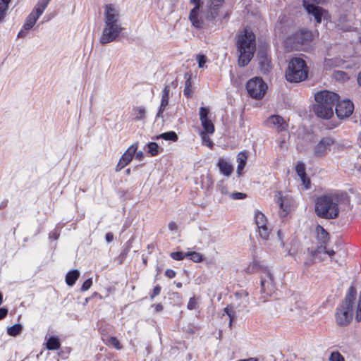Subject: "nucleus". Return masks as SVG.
<instances>
[{"label": "nucleus", "mask_w": 361, "mask_h": 361, "mask_svg": "<svg viewBox=\"0 0 361 361\" xmlns=\"http://www.w3.org/2000/svg\"><path fill=\"white\" fill-rule=\"evenodd\" d=\"M224 3V0H207L204 6L202 0H190L193 5L188 16L192 25L197 30L211 28Z\"/></svg>", "instance_id": "obj_1"}, {"label": "nucleus", "mask_w": 361, "mask_h": 361, "mask_svg": "<svg viewBox=\"0 0 361 361\" xmlns=\"http://www.w3.org/2000/svg\"><path fill=\"white\" fill-rule=\"evenodd\" d=\"M238 65L245 67L249 64L256 51L255 35L250 27H245L236 36Z\"/></svg>", "instance_id": "obj_2"}, {"label": "nucleus", "mask_w": 361, "mask_h": 361, "mask_svg": "<svg viewBox=\"0 0 361 361\" xmlns=\"http://www.w3.org/2000/svg\"><path fill=\"white\" fill-rule=\"evenodd\" d=\"M119 11L114 4L104 6L105 26L100 37L101 44H104L114 41L123 30L119 23Z\"/></svg>", "instance_id": "obj_3"}, {"label": "nucleus", "mask_w": 361, "mask_h": 361, "mask_svg": "<svg viewBox=\"0 0 361 361\" xmlns=\"http://www.w3.org/2000/svg\"><path fill=\"white\" fill-rule=\"evenodd\" d=\"M338 94L328 91L321 90L314 94L316 104L314 106L315 114L320 118L329 119L334 115V106L338 101Z\"/></svg>", "instance_id": "obj_4"}, {"label": "nucleus", "mask_w": 361, "mask_h": 361, "mask_svg": "<svg viewBox=\"0 0 361 361\" xmlns=\"http://www.w3.org/2000/svg\"><path fill=\"white\" fill-rule=\"evenodd\" d=\"M317 215L325 219H334L338 216V198L335 194L327 193L317 197L315 201Z\"/></svg>", "instance_id": "obj_5"}, {"label": "nucleus", "mask_w": 361, "mask_h": 361, "mask_svg": "<svg viewBox=\"0 0 361 361\" xmlns=\"http://www.w3.org/2000/svg\"><path fill=\"white\" fill-rule=\"evenodd\" d=\"M355 298L356 291L353 287H350L344 300L336 310V322L339 326H346L352 322Z\"/></svg>", "instance_id": "obj_6"}, {"label": "nucleus", "mask_w": 361, "mask_h": 361, "mask_svg": "<svg viewBox=\"0 0 361 361\" xmlns=\"http://www.w3.org/2000/svg\"><path fill=\"white\" fill-rule=\"evenodd\" d=\"M308 67L301 58H293L290 60L285 73L286 79L290 82L304 81L308 76Z\"/></svg>", "instance_id": "obj_7"}, {"label": "nucleus", "mask_w": 361, "mask_h": 361, "mask_svg": "<svg viewBox=\"0 0 361 361\" xmlns=\"http://www.w3.org/2000/svg\"><path fill=\"white\" fill-rule=\"evenodd\" d=\"M274 201L279 207V215L281 218L286 217L295 208L294 199L281 191H276Z\"/></svg>", "instance_id": "obj_8"}, {"label": "nucleus", "mask_w": 361, "mask_h": 361, "mask_svg": "<svg viewBox=\"0 0 361 361\" xmlns=\"http://www.w3.org/2000/svg\"><path fill=\"white\" fill-rule=\"evenodd\" d=\"M245 87L250 97L255 99H261L267 92V85L262 78L254 77L247 82Z\"/></svg>", "instance_id": "obj_9"}, {"label": "nucleus", "mask_w": 361, "mask_h": 361, "mask_svg": "<svg viewBox=\"0 0 361 361\" xmlns=\"http://www.w3.org/2000/svg\"><path fill=\"white\" fill-rule=\"evenodd\" d=\"M50 0H39L32 11L27 17L23 25L25 30H29L35 25L39 16L47 7Z\"/></svg>", "instance_id": "obj_10"}, {"label": "nucleus", "mask_w": 361, "mask_h": 361, "mask_svg": "<svg viewBox=\"0 0 361 361\" xmlns=\"http://www.w3.org/2000/svg\"><path fill=\"white\" fill-rule=\"evenodd\" d=\"M261 291L267 295H271L276 290L274 277L267 268L262 269Z\"/></svg>", "instance_id": "obj_11"}, {"label": "nucleus", "mask_w": 361, "mask_h": 361, "mask_svg": "<svg viewBox=\"0 0 361 361\" xmlns=\"http://www.w3.org/2000/svg\"><path fill=\"white\" fill-rule=\"evenodd\" d=\"M334 140L331 137H322L313 147L314 156L317 158L324 157L331 150Z\"/></svg>", "instance_id": "obj_12"}, {"label": "nucleus", "mask_w": 361, "mask_h": 361, "mask_svg": "<svg viewBox=\"0 0 361 361\" xmlns=\"http://www.w3.org/2000/svg\"><path fill=\"white\" fill-rule=\"evenodd\" d=\"M255 221L258 228L259 236L264 240H267L271 230L267 226V219L265 215L261 212H255Z\"/></svg>", "instance_id": "obj_13"}, {"label": "nucleus", "mask_w": 361, "mask_h": 361, "mask_svg": "<svg viewBox=\"0 0 361 361\" xmlns=\"http://www.w3.org/2000/svg\"><path fill=\"white\" fill-rule=\"evenodd\" d=\"M137 148L138 142H135L127 149V150L122 154L118 163L116 166V171H120L131 162Z\"/></svg>", "instance_id": "obj_14"}, {"label": "nucleus", "mask_w": 361, "mask_h": 361, "mask_svg": "<svg viewBox=\"0 0 361 361\" xmlns=\"http://www.w3.org/2000/svg\"><path fill=\"white\" fill-rule=\"evenodd\" d=\"M335 111L339 118H348L354 111V104L350 99H344L337 103Z\"/></svg>", "instance_id": "obj_15"}, {"label": "nucleus", "mask_w": 361, "mask_h": 361, "mask_svg": "<svg viewBox=\"0 0 361 361\" xmlns=\"http://www.w3.org/2000/svg\"><path fill=\"white\" fill-rule=\"evenodd\" d=\"M200 120L202 126L204 130L205 133L212 134L214 132V125L212 121L208 118L209 114V109L207 107L200 108Z\"/></svg>", "instance_id": "obj_16"}, {"label": "nucleus", "mask_w": 361, "mask_h": 361, "mask_svg": "<svg viewBox=\"0 0 361 361\" xmlns=\"http://www.w3.org/2000/svg\"><path fill=\"white\" fill-rule=\"evenodd\" d=\"M290 39L295 45L307 44L312 40V33L310 30L302 29L295 32Z\"/></svg>", "instance_id": "obj_17"}, {"label": "nucleus", "mask_w": 361, "mask_h": 361, "mask_svg": "<svg viewBox=\"0 0 361 361\" xmlns=\"http://www.w3.org/2000/svg\"><path fill=\"white\" fill-rule=\"evenodd\" d=\"M303 6L308 13L313 15L317 23H321L322 16L326 11L320 6L307 3L306 0H303Z\"/></svg>", "instance_id": "obj_18"}, {"label": "nucleus", "mask_w": 361, "mask_h": 361, "mask_svg": "<svg viewBox=\"0 0 361 361\" xmlns=\"http://www.w3.org/2000/svg\"><path fill=\"white\" fill-rule=\"evenodd\" d=\"M267 123L270 125L277 127L279 132L287 130L288 124L286 123L283 117L279 115L270 116L267 119Z\"/></svg>", "instance_id": "obj_19"}, {"label": "nucleus", "mask_w": 361, "mask_h": 361, "mask_svg": "<svg viewBox=\"0 0 361 361\" xmlns=\"http://www.w3.org/2000/svg\"><path fill=\"white\" fill-rule=\"evenodd\" d=\"M295 171L298 176H300L303 185L306 189L310 187V179L307 176L306 168L304 163L298 161L295 166Z\"/></svg>", "instance_id": "obj_20"}, {"label": "nucleus", "mask_w": 361, "mask_h": 361, "mask_svg": "<svg viewBox=\"0 0 361 361\" xmlns=\"http://www.w3.org/2000/svg\"><path fill=\"white\" fill-rule=\"evenodd\" d=\"M259 64L262 71L264 73L269 72L271 69V57L267 52H260L259 54Z\"/></svg>", "instance_id": "obj_21"}, {"label": "nucleus", "mask_w": 361, "mask_h": 361, "mask_svg": "<svg viewBox=\"0 0 361 361\" xmlns=\"http://www.w3.org/2000/svg\"><path fill=\"white\" fill-rule=\"evenodd\" d=\"M169 93H170L169 86L165 85V87H164V89L162 90L160 106H159L158 113L157 114V117L162 116V114L164 113L166 106H168L169 99Z\"/></svg>", "instance_id": "obj_22"}, {"label": "nucleus", "mask_w": 361, "mask_h": 361, "mask_svg": "<svg viewBox=\"0 0 361 361\" xmlns=\"http://www.w3.org/2000/svg\"><path fill=\"white\" fill-rule=\"evenodd\" d=\"M217 166L221 173H222L225 176H229L233 173V166L227 160L223 158H220L219 159Z\"/></svg>", "instance_id": "obj_23"}, {"label": "nucleus", "mask_w": 361, "mask_h": 361, "mask_svg": "<svg viewBox=\"0 0 361 361\" xmlns=\"http://www.w3.org/2000/svg\"><path fill=\"white\" fill-rule=\"evenodd\" d=\"M247 157L248 152L247 151H242L239 152L237 155V173L239 176H241L243 175L242 171L246 165Z\"/></svg>", "instance_id": "obj_24"}, {"label": "nucleus", "mask_w": 361, "mask_h": 361, "mask_svg": "<svg viewBox=\"0 0 361 361\" xmlns=\"http://www.w3.org/2000/svg\"><path fill=\"white\" fill-rule=\"evenodd\" d=\"M316 232L317 233V239L322 245H326L329 241V233L320 225L316 227Z\"/></svg>", "instance_id": "obj_25"}, {"label": "nucleus", "mask_w": 361, "mask_h": 361, "mask_svg": "<svg viewBox=\"0 0 361 361\" xmlns=\"http://www.w3.org/2000/svg\"><path fill=\"white\" fill-rule=\"evenodd\" d=\"M80 276L78 270L73 269L68 271L66 275V283L69 286H73Z\"/></svg>", "instance_id": "obj_26"}, {"label": "nucleus", "mask_w": 361, "mask_h": 361, "mask_svg": "<svg viewBox=\"0 0 361 361\" xmlns=\"http://www.w3.org/2000/svg\"><path fill=\"white\" fill-rule=\"evenodd\" d=\"M47 348L49 350H58L61 347V343L59 338L51 336L47 341Z\"/></svg>", "instance_id": "obj_27"}, {"label": "nucleus", "mask_w": 361, "mask_h": 361, "mask_svg": "<svg viewBox=\"0 0 361 361\" xmlns=\"http://www.w3.org/2000/svg\"><path fill=\"white\" fill-rule=\"evenodd\" d=\"M162 138L165 140H171L176 142L178 139L177 134L174 131H169L166 133H161L157 136L156 139Z\"/></svg>", "instance_id": "obj_28"}, {"label": "nucleus", "mask_w": 361, "mask_h": 361, "mask_svg": "<svg viewBox=\"0 0 361 361\" xmlns=\"http://www.w3.org/2000/svg\"><path fill=\"white\" fill-rule=\"evenodd\" d=\"M133 111L135 121H140L145 118L146 110L143 106L134 107Z\"/></svg>", "instance_id": "obj_29"}, {"label": "nucleus", "mask_w": 361, "mask_h": 361, "mask_svg": "<svg viewBox=\"0 0 361 361\" xmlns=\"http://www.w3.org/2000/svg\"><path fill=\"white\" fill-rule=\"evenodd\" d=\"M11 0H0V22L5 18Z\"/></svg>", "instance_id": "obj_30"}, {"label": "nucleus", "mask_w": 361, "mask_h": 361, "mask_svg": "<svg viewBox=\"0 0 361 361\" xmlns=\"http://www.w3.org/2000/svg\"><path fill=\"white\" fill-rule=\"evenodd\" d=\"M186 257L196 263L202 262L204 259L203 255L195 251L187 252Z\"/></svg>", "instance_id": "obj_31"}, {"label": "nucleus", "mask_w": 361, "mask_h": 361, "mask_svg": "<svg viewBox=\"0 0 361 361\" xmlns=\"http://www.w3.org/2000/svg\"><path fill=\"white\" fill-rule=\"evenodd\" d=\"M22 330V325L16 324L7 329V334L11 336H16L21 333Z\"/></svg>", "instance_id": "obj_32"}, {"label": "nucleus", "mask_w": 361, "mask_h": 361, "mask_svg": "<svg viewBox=\"0 0 361 361\" xmlns=\"http://www.w3.org/2000/svg\"><path fill=\"white\" fill-rule=\"evenodd\" d=\"M183 94L187 98L192 97V80L190 76H189L185 81Z\"/></svg>", "instance_id": "obj_33"}, {"label": "nucleus", "mask_w": 361, "mask_h": 361, "mask_svg": "<svg viewBox=\"0 0 361 361\" xmlns=\"http://www.w3.org/2000/svg\"><path fill=\"white\" fill-rule=\"evenodd\" d=\"M225 313L228 316L230 321H229V326L231 328L232 323L233 322V319L235 318V310L234 307L232 305H228L224 308Z\"/></svg>", "instance_id": "obj_34"}, {"label": "nucleus", "mask_w": 361, "mask_h": 361, "mask_svg": "<svg viewBox=\"0 0 361 361\" xmlns=\"http://www.w3.org/2000/svg\"><path fill=\"white\" fill-rule=\"evenodd\" d=\"M148 153L152 157H155L159 154V146L154 142H150L147 144Z\"/></svg>", "instance_id": "obj_35"}, {"label": "nucleus", "mask_w": 361, "mask_h": 361, "mask_svg": "<svg viewBox=\"0 0 361 361\" xmlns=\"http://www.w3.org/2000/svg\"><path fill=\"white\" fill-rule=\"evenodd\" d=\"M187 256V252H180V251H177V252H173L170 254V257L174 259V260H177V261H180V260H183Z\"/></svg>", "instance_id": "obj_36"}, {"label": "nucleus", "mask_w": 361, "mask_h": 361, "mask_svg": "<svg viewBox=\"0 0 361 361\" xmlns=\"http://www.w3.org/2000/svg\"><path fill=\"white\" fill-rule=\"evenodd\" d=\"M108 344L112 345L116 350H121L123 348L118 339L115 336H111L109 338Z\"/></svg>", "instance_id": "obj_37"}, {"label": "nucleus", "mask_w": 361, "mask_h": 361, "mask_svg": "<svg viewBox=\"0 0 361 361\" xmlns=\"http://www.w3.org/2000/svg\"><path fill=\"white\" fill-rule=\"evenodd\" d=\"M201 137H202V144L204 145H206V146L209 147L210 149H212L214 143L211 140L209 137L203 131L201 132Z\"/></svg>", "instance_id": "obj_38"}, {"label": "nucleus", "mask_w": 361, "mask_h": 361, "mask_svg": "<svg viewBox=\"0 0 361 361\" xmlns=\"http://www.w3.org/2000/svg\"><path fill=\"white\" fill-rule=\"evenodd\" d=\"M330 361H345L343 356L338 352H332L329 357Z\"/></svg>", "instance_id": "obj_39"}, {"label": "nucleus", "mask_w": 361, "mask_h": 361, "mask_svg": "<svg viewBox=\"0 0 361 361\" xmlns=\"http://www.w3.org/2000/svg\"><path fill=\"white\" fill-rule=\"evenodd\" d=\"M197 307H198V302H197L196 298L195 296L190 298L188 300V302L187 305V308L189 310H193L196 309Z\"/></svg>", "instance_id": "obj_40"}, {"label": "nucleus", "mask_w": 361, "mask_h": 361, "mask_svg": "<svg viewBox=\"0 0 361 361\" xmlns=\"http://www.w3.org/2000/svg\"><path fill=\"white\" fill-rule=\"evenodd\" d=\"M161 291V287L160 285H157L154 286L153 290L149 293V298L152 300L154 298L159 295Z\"/></svg>", "instance_id": "obj_41"}, {"label": "nucleus", "mask_w": 361, "mask_h": 361, "mask_svg": "<svg viewBox=\"0 0 361 361\" xmlns=\"http://www.w3.org/2000/svg\"><path fill=\"white\" fill-rule=\"evenodd\" d=\"M231 197L233 200H243L247 197V195L243 192H233L231 195Z\"/></svg>", "instance_id": "obj_42"}, {"label": "nucleus", "mask_w": 361, "mask_h": 361, "mask_svg": "<svg viewBox=\"0 0 361 361\" xmlns=\"http://www.w3.org/2000/svg\"><path fill=\"white\" fill-rule=\"evenodd\" d=\"M92 285V281L91 279L85 280L80 288L82 291L87 290Z\"/></svg>", "instance_id": "obj_43"}, {"label": "nucleus", "mask_w": 361, "mask_h": 361, "mask_svg": "<svg viewBox=\"0 0 361 361\" xmlns=\"http://www.w3.org/2000/svg\"><path fill=\"white\" fill-rule=\"evenodd\" d=\"M197 60L198 62V66L200 68H202L207 62V56L205 55H199L197 57Z\"/></svg>", "instance_id": "obj_44"}, {"label": "nucleus", "mask_w": 361, "mask_h": 361, "mask_svg": "<svg viewBox=\"0 0 361 361\" xmlns=\"http://www.w3.org/2000/svg\"><path fill=\"white\" fill-rule=\"evenodd\" d=\"M355 319L357 322H360L361 321V298L359 300L357 303Z\"/></svg>", "instance_id": "obj_45"}, {"label": "nucleus", "mask_w": 361, "mask_h": 361, "mask_svg": "<svg viewBox=\"0 0 361 361\" xmlns=\"http://www.w3.org/2000/svg\"><path fill=\"white\" fill-rule=\"evenodd\" d=\"M165 275L169 279H173L176 276V273L174 270L171 269H167L165 271Z\"/></svg>", "instance_id": "obj_46"}, {"label": "nucleus", "mask_w": 361, "mask_h": 361, "mask_svg": "<svg viewBox=\"0 0 361 361\" xmlns=\"http://www.w3.org/2000/svg\"><path fill=\"white\" fill-rule=\"evenodd\" d=\"M8 309L6 307L0 308V320L4 319L8 314Z\"/></svg>", "instance_id": "obj_47"}, {"label": "nucleus", "mask_w": 361, "mask_h": 361, "mask_svg": "<svg viewBox=\"0 0 361 361\" xmlns=\"http://www.w3.org/2000/svg\"><path fill=\"white\" fill-rule=\"evenodd\" d=\"M152 307L154 308V311L156 312H160L163 310L164 306L161 303H157L152 305Z\"/></svg>", "instance_id": "obj_48"}, {"label": "nucleus", "mask_w": 361, "mask_h": 361, "mask_svg": "<svg viewBox=\"0 0 361 361\" xmlns=\"http://www.w3.org/2000/svg\"><path fill=\"white\" fill-rule=\"evenodd\" d=\"M105 238L107 243H110L114 240V234L112 233H107L105 235Z\"/></svg>", "instance_id": "obj_49"}, {"label": "nucleus", "mask_w": 361, "mask_h": 361, "mask_svg": "<svg viewBox=\"0 0 361 361\" xmlns=\"http://www.w3.org/2000/svg\"><path fill=\"white\" fill-rule=\"evenodd\" d=\"M316 252H317V250L314 251V252L313 253V255H312V257H310V261L308 262H305V265H307V266H311L314 264V255H316Z\"/></svg>", "instance_id": "obj_50"}, {"label": "nucleus", "mask_w": 361, "mask_h": 361, "mask_svg": "<svg viewBox=\"0 0 361 361\" xmlns=\"http://www.w3.org/2000/svg\"><path fill=\"white\" fill-rule=\"evenodd\" d=\"M135 154V158L140 161L142 160L144 157V154L142 151H139V152H136Z\"/></svg>", "instance_id": "obj_51"}, {"label": "nucleus", "mask_w": 361, "mask_h": 361, "mask_svg": "<svg viewBox=\"0 0 361 361\" xmlns=\"http://www.w3.org/2000/svg\"><path fill=\"white\" fill-rule=\"evenodd\" d=\"M169 228L171 231H174L177 229V225L175 222L171 221L169 224Z\"/></svg>", "instance_id": "obj_52"}, {"label": "nucleus", "mask_w": 361, "mask_h": 361, "mask_svg": "<svg viewBox=\"0 0 361 361\" xmlns=\"http://www.w3.org/2000/svg\"><path fill=\"white\" fill-rule=\"evenodd\" d=\"M327 0H306L307 3L312 2L313 4H323L324 2H326Z\"/></svg>", "instance_id": "obj_53"}, {"label": "nucleus", "mask_w": 361, "mask_h": 361, "mask_svg": "<svg viewBox=\"0 0 361 361\" xmlns=\"http://www.w3.org/2000/svg\"><path fill=\"white\" fill-rule=\"evenodd\" d=\"M324 250H325V251H324L325 253H326L327 255H329L331 257L335 254V252L333 250H326V247H324Z\"/></svg>", "instance_id": "obj_54"}, {"label": "nucleus", "mask_w": 361, "mask_h": 361, "mask_svg": "<svg viewBox=\"0 0 361 361\" xmlns=\"http://www.w3.org/2000/svg\"><path fill=\"white\" fill-rule=\"evenodd\" d=\"M357 83L360 86H361V71L358 73L357 75Z\"/></svg>", "instance_id": "obj_55"}, {"label": "nucleus", "mask_w": 361, "mask_h": 361, "mask_svg": "<svg viewBox=\"0 0 361 361\" xmlns=\"http://www.w3.org/2000/svg\"><path fill=\"white\" fill-rule=\"evenodd\" d=\"M336 74L340 75L341 77H343V76H345L346 75V73L343 71H338L336 72Z\"/></svg>", "instance_id": "obj_56"}, {"label": "nucleus", "mask_w": 361, "mask_h": 361, "mask_svg": "<svg viewBox=\"0 0 361 361\" xmlns=\"http://www.w3.org/2000/svg\"><path fill=\"white\" fill-rule=\"evenodd\" d=\"M2 303H3V295L0 292V306L1 305Z\"/></svg>", "instance_id": "obj_57"}, {"label": "nucleus", "mask_w": 361, "mask_h": 361, "mask_svg": "<svg viewBox=\"0 0 361 361\" xmlns=\"http://www.w3.org/2000/svg\"><path fill=\"white\" fill-rule=\"evenodd\" d=\"M130 173H131V170H130V169H127L126 170V175H130Z\"/></svg>", "instance_id": "obj_58"}, {"label": "nucleus", "mask_w": 361, "mask_h": 361, "mask_svg": "<svg viewBox=\"0 0 361 361\" xmlns=\"http://www.w3.org/2000/svg\"><path fill=\"white\" fill-rule=\"evenodd\" d=\"M243 295H245V297H247L248 296V293L246 290H243Z\"/></svg>", "instance_id": "obj_59"}, {"label": "nucleus", "mask_w": 361, "mask_h": 361, "mask_svg": "<svg viewBox=\"0 0 361 361\" xmlns=\"http://www.w3.org/2000/svg\"><path fill=\"white\" fill-rule=\"evenodd\" d=\"M181 286H182V283H178L177 284V287L180 288Z\"/></svg>", "instance_id": "obj_60"}, {"label": "nucleus", "mask_w": 361, "mask_h": 361, "mask_svg": "<svg viewBox=\"0 0 361 361\" xmlns=\"http://www.w3.org/2000/svg\"><path fill=\"white\" fill-rule=\"evenodd\" d=\"M23 32L22 30L19 32V33H18V37L21 35V32Z\"/></svg>", "instance_id": "obj_61"}]
</instances>
